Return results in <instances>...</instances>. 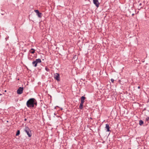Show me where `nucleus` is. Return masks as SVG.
<instances>
[{"label":"nucleus","instance_id":"nucleus-2","mask_svg":"<svg viewBox=\"0 0 149 149\" xmlns=\"http://www.w3.org/2000/svg\"><path fill=\"white\" fill-rule=\"evenodd\" d=\"M24 131L27 133L29 137H31V131L28 127L26 126L25 127Z\"/></svg>","mask_w":149,"mask_h":149},{"label":"nucleus","instance_id":"nucleus-21","mask_svg":"<svg viewBox=\"0 0 149 149\" xmlns=\"http://www.w3.org/2000/svg\"><path fill=\"white\" fill-rule=\"evenodd\" d=\"M26 118H25L24 119V120L26 121Z\"/></svg>","mask_w":149,"mask_h":149},{"label":"nucleus","instance_id":"nucleus-6","mask_svg":"<svg viewBox=\"0 0 149 149\" xmlns=\"http://www.w3.org/2000/svg\"><path fill=\"white\" fill-rule=\"evenodd\" d=\"M34 11L39 17L41 18L42 17V14L41 13L39 12L38 10H34Z\"/></svg>","mask_w":149,"mask_h":149},{"label":"nucleus","instance_id":"nucleus-7","mask_svg":"<svg viewBox=\"0 0 149 149\" xmlns=\"http://www.w3.org/2000/svg\"><path fill=\"white\" fill-rule=\"evenodd\" d=\"M93 3L96 6L98 7L99 6V3L98 0H93Z\"/></svg>","mask_w":149,"mask_h":149},{"label":"nucleus","instance_id":"nucleus-13","mask_svg":"<svg viewBox=\"0 0 149 149\" xmlns=\"http://www.w3.org/2000/svg\"><path fill=\"white\" fill-rule=\"evenodd\" d=\"M19 134H20V131L19 130H18L17 131V133L16 134V136H18V135H19Z\"/></svg>","mask_w":149,"mask_h":149},{"label":"nucleus","instance_id":"nucleus-24","mask_svg":"<svg viewBox=\"0 0 149 149\" xmlns=\"http://www.w3.org/2000/svg\"><path fill=\"white\" fill-rule=\"evenodd\" d=\"M134 11H135V12L136 13V12L135 11V10H134Z\"/></svg>","mask_w":149,"mask_h":149},{"label":"nucleus","instance_id":"nucleus-23","mask_svg":"<svg viewBox=\"0 0 149 149\" xmlns=\"http://www.w3.org/2000/svg\"><path fill=\"white\" fill-rule=\"evenodd\" d=\"M54 114L55 115H56L55 113H54Z\"/></svg>","mask_w":149,"mask_h":149},{"label":"nucleus","instance_id":"nucleus-4","mask_svg":"<svg viewBox=\"0 0 149 149\" xmlns=\"http://www.w3.org/2000/svg\"><path fill=\"white\" fill-rule=\"evenodd\" d=\"M23 88L20 87L17 90V93L19 94H22L23 91Z\"/></svg>","mask_w":149,"mask_h":149},{"label":"nucleus","instance_id":"nucleus-22","mask_svg":"<svg viewBox=\"0 0 149 149\" xmlns=\"http://www.w3.org/2000/svg\"><path fill=\"white\" fill-rule=\"evenodd\" d=\"M1 14L2 15H4V14L3 13H1Z\"/></svg>","mask_w":149,"mask_h":149},{"label":"nucleus","instance_id":"nucleus-9","mask_svg":"<svg viewBox=\"0 0 149 149\" xmlns=\"http://www.w3.org/2000/svg\"><path fill=\"white\" fill-rule=\"evenodd\" d=\"M105 128L107 129V132H109L110 131V127H109V125L108 124H106V127H105Z\"/></svg>","mask_w":149,"mask_h":149},{"label":"nucleus","instance_id":"nucleus-3","mask_svg":"<svg viewBox=\"0 0 149 149\" xmlns=\"http://www.w3.org/2000/svg\"><path fill=\"white\" fill-rule=\"evenodd\" d=\"M41 61L40 58L36 59L35 61H33L32 62V65L34 67H36L37 66V64L38 63H41Z\"/></svg>","mask_w":149,"mask_h":149},{"label":"nucleus","instance_id":"nucleus-10","mask_svg":"<svg viewBox=\"0 0 149 149\" xmlns=\"http://www.w3.org/2000/svg\"><path fill=\"white\" fill-rule=\"evenodd\" d=\"M35 50L34 49L32 48L30 50V52L31 53L33 54L35 52Z\"/></svg>","mask_w":149,"mask_h":149},{"label":"nucleus","instance_id":"nucleus-19","mask_svg":"<svg viewBox=\"0 0 149 149\" xmlns=\"http://www.w3.org/2000/svg\"><path fill=\"white\" fill-rule=\"evenodd\" d=\"M134 15V13H133L132 14V16H133Z\"/></svg>","mask_w":149,"mask_h":149},{"label":"nucleus","instance_id":"nucleus-11","mask_svg":"<svg viewBox=\"0 0 149 149\" xmlns=\"http://www.w3.org/2000/svg\"><path fill=\"white\" fill-rule=\"evenodd\" d=\"M84 104L80 103V104L79 108L80 109H82L83 108V104Z\"/></svg>","mask_w":149,"mask_h":149},{"label":"nucleus","instance_id":"nucleus-8","mask_svg":"<svg viewBox=\"0 0 149 149\" xmlns=\"http://www.w3.org/2000/svg\"><path fill=\"white\" fill-rule=\"evenodd\" d=\"M85 99V97L83 96H82L81 98V103L84 104V100Z\"/></svg>","mask_w":149,"mask_h":149},{"label":"nucleus","instance_id":"nucleus-12","mask_svg":"<svg viewBox=\"0 0 149 149\" xmlns=\"http://www.w3.org/2000/svg\"><path fill=\"white\" fill-rule=\"evenodd\" d=\"M143 123V122L142 120H141L139 121V124L140 125H141Z\"/></svg>","mask_w":149,"mask_h":149},{"label":"nucleus","instance_id":"nucleus-20","mask_svg":"<svg viewBox=\"0 0 149 149\" xmlns=\"http://www.w3.org/2000/svg\"><path fill=\"white\" fill-rule=\"evenodd\" d=\"M138 88H139V89L140 88V86H139L138 87Z\"/></svg>","mask_w":149,"mask_h":149},{"label":"nucleus","instance_id":"nucleus-5","mask_svg":"<svg viewBox=\"0 0 149 149\" xmlns=\"http://www.w3.org/2000/svg\"><path fill=\"white\" fill-rule=\"evenodd\" d=\"M54 77L57 81H60V76L59 74L58 73H56L54 74Z\"/></svg>","mask_w":149,"mask_h":149},{"label":"nucleus","instance_id":"nucleus-14","mask_svg":"<svg viewBox=\"0 0 149 149\" xmlns=\"http://www.w3.org/2000/svg\"><path fill=\"white\" fill-rule=\"evenodd\" d=\"M45 70L47 72H49V69L47 67H45Z\"/></svg>","mask_w":149,"mask_h":149},{"label":"nucleus","instance_id":"nucleus-18","mask_svg":"<svg viewBox=\"0 0 149 149\" xmlns=\"http://www.w3.org/2000/svg\"><path fill=\"white\" fill-rule=\"evenodd\" d=\"M76 55H75V56H74V57H73V58H74V59H75V58H76Z\"/></svg>","mask_w":149,"mask_h":149},{"label":"nucleus","instance_id":"nucleus-17","mask_svg":"<svg viewBox=\"0 0 149 149\" xmlns=\"http://www.w3.org/2000/svg\"><path fill=\"white\" fill-rule=\"evenodd\" d=\"M111 82H114V80L113 79H111Z\"/></svg>","mask_w":149,"mask_h":149},{"label":"nucleus","instance_id":"nucleus-15","mask_svg":"<svg viewBox=\"0 0 149 149\" xmlns=\"http://www.w3.org/2000/svg\"><path fill=\"white\" fill-rule=\"evenodd\" d=\"M146 120L147 121H149V117H147L146 119Z\"/></svg>","mask_w":149,"mask_h":149},{"label":"nucleus","instance_id":"nucleus-1","mask_svg":"<svg viewBox=\"0 0 149 149\" xmlns=\"http://www.w3.org/2000/svg\"><path fill=\"white\" fill-rule=\"evenodd\" d=\"M26 105L28 107L33 108L37 106V102L36 100L33 98H31L28 100L26 102Z\"/></svg>","mask_w":149,"mask_h":149},{"label":"nucleus","instance_id":"nucleus-16","mask_svg":"<svg viewBox=\"0 0 149 149\" xmlns=\"http://www.w3.org/2000/svg\"><path fill=\"white\" fill-rule=\"evenodd\" d=\"M9 38V36H7L6 38H5V39L6 40H7Z\"/></svg>","mask_w":149,"mask_h":149}]
</instances>
